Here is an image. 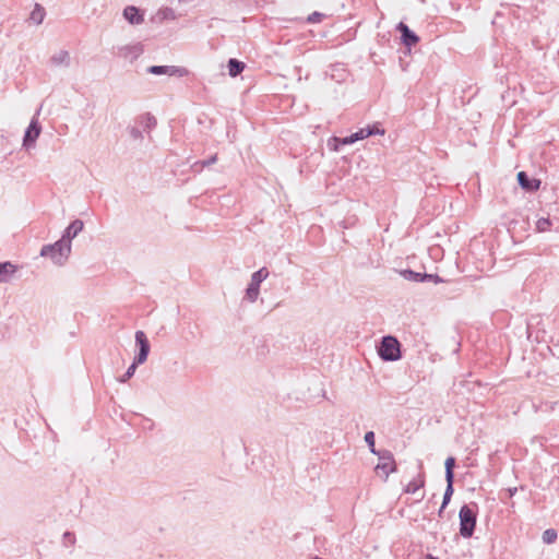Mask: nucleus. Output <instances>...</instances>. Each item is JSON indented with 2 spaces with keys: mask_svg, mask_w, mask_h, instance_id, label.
<instances>
[{
  "mask_svg": "<svg viewBox=\"0 0 559 559\" xmlns=\"http://www.w3.org/2000/svg\"><path fill=\"white\" fill-rule=\"evenodd\" d=\"M72 250V245L64 240L59 239L55 243L45 245L40 249V255L49 258L57 266H62L67 263Z\"/></svg>",
  "mask_w": 559,
  "mask_h": 559,
  "instance_id": "obj_1",
  "label": "nucleus"
},
{
  "mask_svg": "<svg viewBox=\"0 0 559 559\" xmlns=\"http://www.w3.org/2000/svg\"><path fill=\"white\" fill-rule=\"evenodd\" d=\"M269 270L263 266L253 272L245 290V299L251 304L255 302L260 296V286L269 277Z\"/></svg>",
  "mask_w": 559,
  "mask_h": 559,
  "instance_id": "obj_2",
  "label": "nucleus"
},
{
  "mask_svg": "<svg viewBox=\"0 0 559 559\" xmlns=\"http://www.w3.org/2000/svg\"><path fill=\"white\" fill-rule=\"evenodd\" d=\"M378 354L382 360L396 361L401 358V346L394 336H384L378 348Z\"/></svg>",
  "mask_w": 559,
  "mask_h": 559,
  "instance_id": "obj_3",
  "label": "nucleus"
},
{
  "mask_svg": "<svg viewBox=\"0 0 559 559\" xmlns=\"http://www.w3.org/2000/svg\"><path fill=\"white\" fill-rule=\"evenodd\" d=\"M460 518V534L464 538H469L476 525V511L469 506H463L459 513Z\"/></svg>",
  "mask_w": 559,
  "mask_h": 559,
  "instance_id": "obj_4",
  "label": "nucleus"
},
{
  "mask_svg": "<svg viewBox=\"0 0 559 559\" xmlns=\"http://www.w3.org/2000/svg\"><path fill=\"white\" fill-rule=\"evenodd\" d=\"M379 459V463L376 465V472L378 475L382 476L384 480L388 479L389 475L396 471V464L393 459V455L383 451L377 454Z\"/></svg>",
  "mask_w": 559,
  "mask_h": 559,
  "instance_id": "obj_5",
  "label": "nucleus"
},
{
  "mask_svg": "<svg viewBox=\"0 0 559 559\" xmlns=\"http://www.w3.org/2000/svg\"><path fill=\"white\" fill-rule=\"evenodd\" d=\"M41 132V127L38 121V112L31 120L24 138H23V146L25 148H33L35 146L36 140L39 138Z\"/></svg>",
  "mask_w": 559,
  "mask_h": 559,
  "instance_id": "obj_6",
  "label": "nucleus"
},
{
  "mask_svg": "<svg viewBox=\"0 0 559 559\" xmlns=\"http://www.w3.org/2000/svg\"><path fill=\"white\" fill-rule=\"evenodd\" d=\"M147 72L154 75H169V76H187L189 74L188 69L176 66H152L147 69Z\"/></svg>",
  "mask_w": 559,
  "mask_h": 559,
  "instance_id": "obj_7",
  "label": "nucleus"
},
{
  "mask_svg": "<svg viewBox=\"0 0 559 559\" xmlns=\"http://www.w3.org/2000/svg\"><path fill=\"white\" fill-rule=\"evenodd\" d=\"M135 343L139 347V353L134 358L135 364L142 365L146 361L148 353H150V343L143 331H138L135 333Z\"/></svg>",
  "mask_w": 559,
  "mask_h": 559,
  "instance_id": "obj_8",
  "label": "nucleus"
},
{
  "mask_svg": "<svg viewBox=\"0 0 559 559\" xmlns=\"http://www.w3.org/2000/svg\"><path fill=\"white\" fill-rule=\"evenodd\" d=\"M19 271V266L10 261L0 263V284L11 282L16 272Z\"/></svg>",
  "mask_w": 559,
  "mask_h": 559,
  "instance_id": "obj_9",
  "label": "nucleus"
},
{
  "mask_svg": "<svg viewBox=\"0 0 559 559\" xmlns=\"http://www.w3.org/2000/svg\"><path fill=\"white\" fill-rule=\"evenodd\" d=\"M397 29L401 32L402 43L406 47L412 48L419 41V37L414 32H412L408 28V26L406 24H404L403 22L399 23Z\"/></svg>",
  "mask_w": 559,
  "mask_h": 559,
  "instance_id": "obj_10",
  "label": "nucleus"
},
{
  "mask_svg": "<svg viewBox=\"0 0 559 559\" xmlns=\"http://www.w3.org/2000/svg\"><path fill=\"white\" fill-rule=\"evenodd\" d=\"M84 228V223L81 219H74L63 231L60 239H64L71 243V240L75 238Z\"/></svg>",
  "mask_w": 559,
  "mask_h": 559,
  "instance_id": "obj_11",
  "label": "nucleus"
},
{
  "mask_svg": "<svg viewBox=\"0 0 559 559\" xmlns=\"http://www.w3.org/2000/svg\"><path fill=\"white\" fill-rule=\"evenodd\" d=\"M124 19L132 25H139L143 23L144 16L136 7L129 5L123 10Z\"/></svg>",
  "mask_w": 559,
  "mask_h": 559,
  "instance_id": "obj_12",
  "label": "nucleus"
},
{
  "mask_svg": "<svg viewBox=\"0 0 559 559\" xmlns=\"http://www.w3.org/2000/svg\"><path fill=\"white\" fill-rule=\"evenodd\" d=\"M518 181L526 191H536L540 186V181L538 179H530L524 171H520L518 174Z\"/></svg>",
  "mask_w": 559,
  "mask_h": 559,
  "instance_id": "obj_13",
  "label": "nucleus"
},
{
  "mask_svg": "<svg viewBox=\"0 0 559 559\" xmlns=\"http://www.w3.org/2000/svg\"><path fill=\"white\" fill-rule=\"evenodd\" d=\"M425 485V478L423 475H418L414 479H412L405 487V492L407 493H416L420 488Z\"/></svg>",
  "mask_w": 559,
  "mask_h": 559,
  "instance_id": "obj_14",
  "label": "nucleus"
},
{
  "mask_svg": "<svg viewBox=\"0 0 559 559\" xmlns=\"http://www.w3.org/2000/svg\"><path fill=\"white\" fill-rule=\"evenodd\" d=\"M245 69V63L241 62V61H238L237 59H230L228 61V72H229V75L235 78L237 76L239 73H241Z\"/></svg>",
  "mask_w": 559,
  "mask_h": 559,
  "instance_id": "obj_15",
  "label": "nucleus"
},
{
  "mask_svg": "<svg viewBox=\"0 0 559 559\" xmlns=\"http://www.w3.org/2000/svg\"><path fill=\"white\" fill-rule=\"evenodd\" d=\"M51 61L55 66H69L70 55L68 51L61 50L52 56Z\"/></svg>",
  "mask_w": 559,
  "mask_h": 559,
  "instance_id": "obj_16",
  "label": "nucleus"
},
{
  "mask_svg": "<svg viewBox=\"0 0 559 559\" xmlns=\"http://www.w3.org/2000/svg\"><path fill=\"white\" fill-rule=\"evenodd\" d=\"M45 17V10L39 4H36L33 11L31 12V21L36 25L40 24Z\"/></svg>",
  "mask_w": 559,
  "mask_h": 559,
  "instance_id": "obj_17",
  "label": "nucleus"
},
{
  "mask_svg": "<svg viewBox=\"0 0 559 559\" xmlns=\"http://www.w3.org/2000/svg\"><path fill=\"white\" fill-rule=\"evenodd\" d=\"M403 276L406 280L413 281V282H425L427 280V274L417 273L411 270L404 271Z\"/></svg>",
  "mask_w": 559,
  "mask_h": 559,
  "instance_id": "obj_18",
  "label": "nucleus"
},
{
  "mask_svg": "<svg viewBox=\"0 0 559 559\" xmlns=\"http://www.w3.org/2000/svg\"><path fill=\"white\" fill-rule=\"evenodd\" d=\"M557 537L558 534L554 528L546 530L542 535L543 542L547 545L554 544L557 540Z\"/></svg>",
  "mask_w": 559,
  "mask_h": 559,
  "instance_id": "obj_19",
  "label": "nucleus"
},
{
  "mask_svg": "<svg viewBox=\"0 0 559 559\" xmlns=\"http://www.w3.org/2000/svg\"><path fill=\"white\" fill-rule=\"evenodd\" d=\"M454 464H455V460L454 457L450 456L445 460V479L447 480H453V467H454Z\"/></svg>",
  "mask_w": 559,
  "mask_h": 559,
  "instance_id": "obj_20",
  "label": "nucleus"
},
{
  "mask_svg": "<svg viewBox=\"0 0 559 559\" xmlns=\"http://www.w3.org/2000/svg\"><path fill=\"white\" fill-rule=\"evenodd\" d=\"M452 493H453V480H447V489H445V492H444V496H443V502H442L440 512L449 503Z\"/></svg>",
  "mask_w": 559,
  "mask_h": 559,
  "instance_id": "obj_21",
  "label": "nucleus"
},
{
  "mask_svg": "<svg viewBox=\"0 0 559 559\" xmlns=\"http://www.w3.org/2000/svg\"><path fill=\"white\" fill-rule=\"evenodd\" d=\"M365 442L368 444L369 450L372 454L377 455L378 453H380L379 451L376 450L373 431H368L365 435Z\"/></svg>",
  "mask_w": 559,
  "mask_h": 559,
  "instance_id": "obj_22",
  "label": "nucleus"
},
{
  "mask_svg": "<svg viewBox=\"0 0 559 559\" xmlns=\"http://www.w3.org/2000/svg\"><path fill=\"white\" fill-rule=\"evenodd\" d=\"M550 227L549 218L542 217L536 222V229L540 233L547 231Z\"/></svg>",
  "mask_w": 559,
  "mask_h": 559,
  "instance_id": "obj_23",
  "label": "nucleus"
},
{
  "mask_svg": "<svg viewBox=\"0 0 559 559\" xmlns=\"http://www.w3.org/2000/svg\"><path fill=\"white\" fill-rule=\"evenodd\" d=\"M355 142L359 140H364L368 136H371V132L366 128L360 129L359 131L352 134Z\"/></svg>",
  "mask_w": 559,
  "mask_h": 559,
  "instance_id": "obj_24",
  "label": "nucleus"
},
{
  "mask_svg": "<svg viewBox=\"0 0 559 559\" xmlns=\"http://www.w3.org/2000/svg\"><path fill=\"white\" fill-rule=\"evenodd\" d=\"M139 364H135V361H133L129 368L127 369L126 373L123 374V377L120 379V382H126L127 380H129L131 377H133L135 370H136V367H138Z\"/></svg>",
  "mask_w": 559,
  "mask_h": 559,
  "instance_id": "obj_25",
  "label": "nucleus"
},
{
  "mask_svg": "<svg viewBox=\"0 0 559 559\" xmlns=\"http://www.w3.org/2000/svg\"><path fill=\"white\" fill-rule=\"evenodd\" d=\"M332 141L334 143H341L342 145H348V144H353L355 143L352 134L349 136H346V138H343V139H340V138H332Z\"/></svg>",
  "mask_w": 559,
  "mask_h": 559,
  "instance_id": "obj_26",
  "label": "nucleus"
},
{
  "mask_svg": "<svg viewBox=\"0 0 559 559\" xmlns=\"http://www.w3.org/2000/svg\"><path fill=\"white\" fill-rule=\"evenodd\" d=\"M322 17H323V14H322V13H320V12H313L312 14H310V15L308 16V21H309L310 23H319V22H321V21H322Z\"/></svg>",
  "mask_w": 559,
  "mask_h": 559,
  "instance_id": "obj_27",
  "label": "nucleus"
},
{
  "mask_svg": "<svg viewBox=\"0 0 559 559\" xmlns=\"http://www.w3.org/2000/svg\"><path fill=\"white\" fill-rule=\"evenodd\" d=\"M367 129L371 132V135H383L384 134V130L383 129H380L376 126H372V127H367Z\"/></svg>",
  "mask_w": 559,
  "mask_h": 559,
  "instance_id": "obj_28",
  "label": "nucleus"
},
{
  "mask_svg": "<svg viewBox=\"0 0 559 559\" xmlns=\"http://www.w3.org/2000/svg\"><path fill=\"white\" fill-rule=\"evenodd\" d=\"M427 276H428V277H427V280H426V281H432V282H435L436 284H438V283H442V282H443V281H442V278H440V277H439L438 275H436V274H427Z\"/></svg>",
  "mask_w": 559,
  "mask_h": 559,
  "instance_id": "obj_29",
  "label": "nucleus"
},
{
  "mask_svg": "<svg viewBox=\"0 0 559 559\" xmlns=\"http://www.w3.org/2000/svg\"><path fill=\"white\" fill-rule=\"evenodd\" d=\"M329 145L330 147L333 150V151H338L340 150V146L342 145L341 143H334L332 141V139L329 141Z\"/></svg>",
  "mask_w": 559,
  "mask_h": 559,
  "instance_id": "obj_30",
  "label": "nucleus"
},
{
  "mask_svg": "<svg viewBox=\"0 0 559 559\" xmlns=\"http://www.w3.org/2000/svg\"><path fill=\"white\" fill-rule=\"evenodd\" d=\"M215 162H216V156H213L207 162H204L203 165L204 166H209V165H211V164H213Z\"/></svg>",
  "mask_w": 559,
  "mask_h": 559,
  "instance_id": "obj_31",
  "label": "nucleus"
},
{
  "mask_svg": "<svg viewBox=\"0 0 559 559\" xmlns=\"http://www.w3.org/2000/svg\"><path fill=\"white\" fill-rule=\"evenodd\" d=\"M508 491H509L510 497H512V496H514V495H515V492H516V488H515V487H513V488H509V489H508Z\"/></svg>",
  "mask_w": 559,
  "mask_h": 559,
  "instance_id": "obj_32",
  "label": "nucleus"
},
{
  "mask_svg": "<svg viewBox=\"0 0 559 559\" xmlns=\"http://www.w3.org/2000/svg\"><path fill=\"white\" fill-rule=\"evenodd\" d=\"M426 559H437V558H436V557H433V556H431V555H428V556L426 557Z\"/></svg>",
  "mask_w": 559,
  "mask_h": 559,
  "instance_id": "obj_33",
  "label": "nucleus"
},
{
  "mask_svg": "<svg viewBox=\"0 0 559 559\" xmlns=\"http://www.w3.org/2000/svg\"><path fill=\"white\" fill-rule=\"evenodd\" d=\"M314 559H321V558H314Z\"/></svg>",
  "mask_w": 559,
  "mask_h": 559,
  "instance_id": "obj_34",
  "label": "nucleus"
}]
</instances>
